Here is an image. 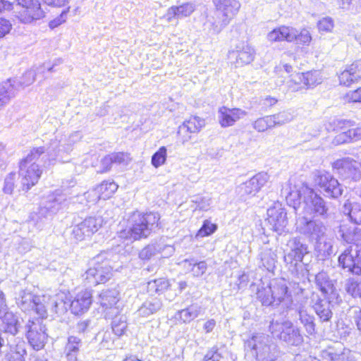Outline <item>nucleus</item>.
Returning a JSON list of instances; mask_svg holds the SVG:
<instances>
[{
    "label": "nucleus",
    "mask_w": 361,
    "mask_h": 361,
    "mask_svg": "<svg viewBox=\"0 0 361 361\" xmlns=\"http://www.w3.org/2000/svg\"><path fill=\"white\" fill-rule=\"evenodd\" d=\"M257 298L264 306L278 307L283 303L288 309L297 312L300 322L307 334L314 335L316 333L314 317L307 312L303 302H294L292 300L284 279H274L267 286L259 287Z\"/></svg>",
    "instance_id": "obj_1"
},
{
    "label": "nucleus",
    "mask_w": 361,
    "mask_h": 361,
    "mask_svg": "<svg viewBox=\"0 0 361 361\" xmlns=\"http://www.w3.org/2000/svg\"><path fill=\"white\" fill-rule=\"evenodd\" d=\"M338 232L345 242L353 244L339 256V264L353 274L361 275V247L358 245L361 240V230L343 224Z\"/></svg>",
    "instance_id": "obj_2"
},
{
    "label": "nucleus",
    "mask_w": 361,
    "mask_h": 361,
    "mask_svg": "<svg viewBox=\"0 0 361 361\" xmlns=\"http://www.w3.org/2000/svg\"><path fill=\"white\" fill-rule=\"evenodd\" d=\"M215 8V16H207L203 29L208 34L217 35L238 14L241 4L238 0H212Z\"/></svg>",
    "instance_id": "obj_3"
},
{
    "label": "nucleus",
    "mask_w": 361,
    "mask_h": 361,
    "mask_svg": "<svg viewBox=\"0 0 361 361\" xmlns=\"http://www.w3.org/2000/svg\"><path fill=\"white\" fill-rule=\"evenodd\" d=\"M159 216L157 213L134 212L128 220L129 227L118 233L121 238L137 240L147 238L158 226Z\"/></svg>",
    "instance_id": "obj_4"
},
{
    "label": "nucleus",
    "mask_w": 361,
    "mask_h": 361,
    "mask_svg": "<svg viewBox=\"0 0 361 361\" xmlns=\"http://www.w3.org/2000/svg\"><path fill=\"white\" fill-rule=\"evenodd\" d=\"M42 155V149L32 148L20 162L19 176L21 178L23 190H30L40 178L44 168L40 159Z\"/></svg>",
    "instance_id": "obj_5"
},
{
    "label": "nucleus",
    "mask_w": 361,
    "mask_h": 361,
    "mask_svg": "<svg viewBox=\"0 0 361 361\" xmlns=\"http://www.w3.org/2000/svg\"><path fill=\"white\" fill-rule=\"evenodd\" d=\"M80 138L78 132L72 134L66 142L65 137L59 133L54 135L49 140V142L45 146L37 147L43 150L41 156V161L44 167H49L55 164L57 158L63 157L64 154H68L71 151L73 142Z\"/></svg>",
    "instance_id": "obj_6"
},
{
    "label": "nucleus",
    "mask_w": 361,
    "mask_h": 361,
    "mask_svg": "<svg viewBox=\"0 0 361 361\" xmlns=\"http://www.w3.org/2000/svg\"><path fill=\"white\" fill-rule=\"evenodd\" d=\"M67 197L59 190L49 195L42 203L37 214L32 216L33 222L37 229H42L46 221L59 209L66 205Z\"/></svg>",
    "instance_id": "obj_7"
},
{
    "label": "nucleus",
    "mask_w": 361,
    "mask_h": 361,
    "mask_svg": "<svg viewBox=\"0 0 361 361\" xmlns=\"http://www.w3.org/2000/svg\"><path fill=\"white\" fill-rule=\"evenodd\" d=\"M269 331L274 337L291 345L298 346L304 341L300 328L289 319H273L269 324Z\"/></svg>",
    "instance_id": "obj_8"
},
{
    "label": "nucleus",
    "mask_w": 361,
    "mask_h": 361,
    "mask_svg": "<svg viewBox=\"0 0 361 361\" xmlns=\"http://www.w3.org/2000/svg\"><path fill=\"white\" fill-rule=\"evenodd\" d=\"M245 348L259 360H273L278 357L276 345L264 334H255L246 341Z\"/></svg>",
    "instance_id": "obj_9"
},
{
    "label": "nucleus",
    "mask_w": 361,
    "mask_h": 361,
    "mask_svg": "<svg viewBox=\"0 0 361 361\" xmlns=\"http://www.w3.org/2000/svg\"><path fill=\"white\" fill-rule=\"evenodd\" d=\"M106 252L96 256L90 262V268L83 275L84 280L90 286L104 283L111 276V267L109 262L106 259Z\"/></svg>",
    "instance_id": "obj_10"
},
{
    "label": "nucleus",
    "mask_w": 361,
    "mask_h": 361,
    "mask_svg": "<svg viewBox=\"0 0 361 361\" xmlns=\"http://www.w3.org/2000/svg\"><path fill=\"white\" fill-rule=\"evenodd\" d=\"M15 299L16 305L23 312L35 310L39 318L47 317L46 295L37 296L27 289H22L16 293Z\"/></svg>",
    "instance_id": "obj_11"
},
{
    "label": "nucleus",
    "mask_w": 361,
    "mask_h": 361,
    "mask_svg": "<svg viewBox=\"0 0 361 361\" xmlns=\"http://www.w3.org/2000/svg\"><path fill=\"white\" fill-rule=\"evenodd\" d=\"M360 164L350 158H343L332 163L333 170L346 183L357 182L361 178Z\"/></svg>",
    "instance_id": "obj_12"
},
{
    "label": "nucleus",
    "mask_w": 361,
    "mask_h": 361,
    "mask_svg": "<svg viewBox=\"0 0 361 361\" xmlns=\"http://www.w3.org/2000/svg\"><path fill=\"white\" fill-rule=\"evenodd\" d=\"M18 4L16 18L21 23L33 24L45 16L39 0H18Z\"/></svg>",
    "instance_id": "obj_13"
},
{
    "label": "nucleus",
    "mask_w": 361,
    "mask_h": 361,
    "mask_svg": "<svg viewBox=\"0 0 361 361\" xmlns=\"http://www.w3.org/2000/svg\"><path fill=\"white\" fill-rule=\"evenodd\" d=\"M307 197L302 201V215L306 214L314 215L322 218H326L329 216V204L328 203L314 190H307Z\"/></svg>",
    "instance_id": "obj_14"
},
{
    "label": "nucleus",
    "mask_w": 361,
    "mask_h": 361,
    "mask_svg": "<svg viewBox=\"0 0 361 361\" xmlns=\"http://www.w3.org/2000/svg\"><path fill=\"white\" fill-rule=\"evenodd\" d=\"M323 81V76L319 71L313 70L305 73H298L288 81V87L293 92L302 89H313Z\"/></svg>",
    "instance_id": "obj_15"
},
{
    "label": "nucleus",
    "mask_w": 361,
    "mask_h": 361,
    "mask_svg": "<svg viewBox=\"0 0 361 361\" xmlns=\"http://www.w3.org/2000/svg\"><path fill=\"white\" fill-rule=\"evenodd\" d=\"M295 228L298 232L307 236L312 240H319L326 233V227L322 222L312 220L299 214L295 222Z\"/></svg>",
    "instance_id": "obj_16"
},
{
    "label": "nucleus",
    "mask_w": 361,
    "mask_h": 361,
    "mask_svg": "<svg viewBox=\"0 0 361 361\" xmlns=\"http://www.w3.org/2000/svg\"><path fill=\"white\" fill-rule=\"evenodd\" d=\"M27 330V338L29 343L36 350H39L44 346L48 335L47 329L43 324L42 318L35 320H29L25 326Z\"/></svg>",
    "instance_id": "obj_17"
},
{
    "label": "nucleus",
    "mask_w": 361,
    "mask_h": 361,
    "mask_svg": "<svg viewBox=\"0 0 361 361\" xmlns=\"http://www.w3.org/2000/svg\"><path fill=\"white\" fill-rule=\"evenodd\" d=\"M305 189L311 190L312 188L302 183L293 185L290 180L283 185L281 189V194L286 197L287 203L293 207L298 216L299 213L297 207L300 205L302 207V202H300V200L303 198L304 201L307 197V192Z\"/></svg>",
    "instance_id": "obj_18"
},
{
    "label": "nucleus",
    "mask_w": 361,
    "mask_h": 361,
    "mask_svg": "<svg viewBox=\"0 0 361 361\" xmlns=\"http://www.w3.org/2000/svg\"><path fill=\"white\" fill-rule=\"evenodd\" d=\"M314 182L328 197L336 199L343 194L341 185L329 172L318 171L315 175Z\"/></svg>",
    "instance_id": "obj_19"
},
{
    "label": "nucleus",
    "mask_w": 361,
    "mask_h": 361,
    "mask_svg": "<svg viewBox=\"0 0 361 361\" xmlns=\"http://www.w3.org/2000/svg\"><path fill=\"white\" fill-rule=\"evenodd\" d=\"M287 247V250L284 251V262L290 268L295 269L309 253L308 246L300 238H293L288 240Z\"/></svg>",
    "instance_id": "obj_20"
},
{
    "label": "nucleus",
    "mask_w": 361,
    "mask_h": 361,
    "mask_svg": "<svg viewBox=\"0 0 361 361\" xmlns=\"http://www.w3.org/2000/svg\"><path fill=\"white\" fill-rule=\"evenodd\" d=\"M101 217H88L73 226L71 235L77 240L81 241L90 237L102 225Z\"/></svg>",
    "instance_id": "obj_21"
},
{
    "label": "nucleus",
    "mask_w": 361,
    "mask_h": 361,
    "mask_svg": "<svg viewBox=\"0 0 361 361\" xmlns=\"http://www.w3.org/2000/svg\"><path fill=\"white\" fill-rule=\"evenodd\" d=\"M286 212L279 204L267 209V221L271 229L279 234L286 231L288 218Z\"/></svg>",
    "instance_id": "obj_22"
},
{
    "label": "nucleus",
    "mask_w": 361,
    "mask_h": 361,
    "mask_svg": "<svg viewBox=\"0 0 361 361\" xmlns=\"http://www.w3.org/2000/svg\"><path fill=\"white\" fill-rule=\"evenodd\" d=\"M255 49L248 44L241 43L235 49L228 52V59L235 66H243L250 63L255 59Z\"/></svg>",
    "instance_id": "obj_23"
},
{
    "label": "nucleus",
    "mask_w": 361,
    "mask_h": 361,
    "mask_svg": "<svg viewBox=\"0 0 361 361\" xmlns=\"http://www.w3.org/2000/svg\"><path fill=\"white\" fill-rule=\"evenodd\" d=\"M268 180L269 176L267 173H259L240 184L238 188V193L241 197L254 196L267 183Z\"/></svg>",
    "instance_id": "obj_24"
},
{
    "label": "nucleus",
    "mask_w": 361,
    "mask_h": 361,
    "mask_svg": "<svg viewBox=\"0 0 361 361\" xmlns=\"http://www.w3.org/2000/svg\"><path fill=\"white\" fill-rule=\"evenodd\" d=\"M204 125V120L198 116H191L184 121L178 130V136L180 142L183 144L188 142L191 139V134L198 133Z\"/></svg>",
    "instance_id": "obj_25"
},
{
    "label": "nucleus",
    "mask_w": 361,
    "mask_h": 361,
    "mask_svg": "<svg viewBox=\"0 0 361 361\" xmlns=\"http://www.w3.org/2000/svg\"><path fill=\"white\" fill-rule=\"evenodd\" d=\"M247 115V112L240 108H228L221 106L218 110V121L222 128H228L235 125L240 119Z\"/></svg>",
    "instance_id": "obj_26"
},
{
    "label": "nucleus",
    "mask_w": 361,
    "mask_h": 361,
    "mask_svg": "<svg viewBox=\"0 0 361 361\" xmlns=\"http://www.w3.org/2000/svg\"><path fill=\"white\" fill-rule=\"evenodd\" d=\"M21 326L19 317L8 310L7 305L0 309V330L16 335Z\"/></svg>",
    "instance_id": "obj_27"
},
{
    "label": "nucleus",
    "mask_w": 361,
    "mask_h": 361,
    "mask_svg": "<svg viewBox=\"0 0 361 361\" xmlns=\"http://www.w3.org/2000/svg\"><path fill=\"white\" fill-rule=\"evenodd\" d=\"M92 302V294L90 290H81L70 302L69 308L74 314H80L87 312Z\"/></svg>",
    "instance_id": "obj_28"
},
{
    "label": "nucleus",
    "mask_w": 361,
    "mask_h": 361,
    "mask_svg": "<svg viewBox=\"0 0 361 361\" xmlns=\"http://www.w3.org/2000/svg\"><path fill=\"white\" fill-rule=\"evenodd\" d=\"M338 78L340 84L347 87L361 80V60L347 66L340 73Z\"/></svg>",
    "instance_id": "obj_29"
},
{
    "label": "nucleus",
    "mask_w": 361,
    "mask_h": 361,
    "mask_svg": "<svg viewBox=\"0 0 361 361\" xmlns=\"http://www.w3.org/2000/svg\"><path fill=\"white\" fill-rule=\"evenodd\" d=\"M350 350L341 343H336L322 352V357L329 361H350Z\"/></svg>",
    "instance_id": "obj_30"
},
{
    "label": "nucleus",
    "mask_w": 361,
    "mask_h": 361,
    "mask_svg": "<svg viewBox=\"0 0 361 361\" xmlns=\"http://www.w3.org/2000/svg\"><path fill=\"white\" fill-rule=\"evenodd\" d=\"M297 36V30L291 27L281 26L275 28L267 35V39L271 42H281L286 40L291 42L295 40Z\"/></svg>",
    "instance_id": "obj_31"
},
{
    "label": "nucleus",
    "mask_w": 361,
    "mask_h": 361,
    "mask_svg": "<svg viewBox=\"0 0 361 361\" xmlns=\"http://www.w3.org/2000/svg\"><path fill=\"white\" fill-rule=\"evenodd\" d=\"M8 350L5 353L4 361H18L24 359L26 355L25 343L23 341L18 340L14 344H8Z\"/></svg>",
    "instance_id": "obj_32"
},
{
    "label": "nucleus",
    "mask_w": 361,
    "mask_h": 361,
    "mask_svg": "<svg viewBox=\"0 0 361 361\" xmlns=\"http://www.w3.org/2000/svg\"><path fill=\"white\" fill-rule=\"evenodd\" d=\"M331 303L325 299H318L313 309L322 322H329L333 316Z\"/></svg>",
    "instance_id": "obj_33"
},
{
    "label": "nucleus",
    "mask_w": 361,
    "mask_h": 361,
    "mask_svg": "<svg viewBox=\"0 0 361 361\" xmlns=\"http://www.w3.org/2000/svg\"><path fill=\"white\" fill-rule=\"evenodd\" d=\"M162 307L160 298L157 297H149L138 309L137 312L142 317H148L156 313Z\"/></svg>",
    "instance_id": "obj_34"
},
{
    "label": "nucleus",
    "mask_w": 361,
    "mask_h": 361,
    "mask_svg": "<svg viewBox=\"0 0 361 361\" xmlns=\"http://www.w3.org/2000/svg\"><path fill=\"white\" fill-rule=\"evenodd\" d=\"M342 212L351 222L361 226V204L347 201L343 206Z\"/></svg>",
    "instance_id": "obj_35"
},
{
    "label": "nucleus",
    "mask_w": 361,
    "mask_h": 361,
    "mask_svg": "<svg viewBox=\"0 0 361 361\" xmlns=\"http://www.w3.org/2000/svg\"><path fill=\"white\" fill-rule=\"evenodd\" d=\"M202 313V307L195 303L181 310L177 313V318L183 323H190Z\"/></svg>",
    "instance_id": "obj_36"
},
{
    "label": "nucleus",
    "mask_w": 361,
    "mask_h": 361,
    "mask_svg": "<svg viewBox=\"0 0 361 361\" xmlns=\"http://www.w3.org/2000/svg\"><path fill=\"white\" fill-rule=\"evenodd\" d=\"M69 304L63 300V295H56L52 298L47 296L45 306L46 309L49 307L55 313L61 314L67 311Z\"/></svg>",
    "instance_id": "obj_37"
},
{
    "label": "nucleus",
    "mask_w": 361,
    "mask_h": 361,
    "mask_svg": "<svg viewBox=\"0 0 361 361\" xmlns=\"http://www.w3.org/2000/svg\"><path fill=\"white\" fill-rule=\"evenodd\" d=\"M99 300L103 307L112 309L118 301V292L116 289L103 290L99 295Z\"/></svg>",
    "instance_id": "obj_38"
},
{
    "label": "nucleus",
    "mask_w": 361,
    "mask_h": 361,
    "mask_svg": "<svg viewBox=\"0 0 361 361\" xmlns=\"http://www.w3.org/2000/svg\"><path fill=\"white\" fill-rule=\"evenodd\" d=\"M14 85L11 80L0 83V108L6 105L16 94Z\"/></svg>",
    "instance_id": "obj_39"
},
{
    "label": "nucleus",
    "mask_w": 361,
    "mask_h": 361,
    "mask_svg": "<svg viewBox=\"0 0 361 361\" xmlns=\"http://www.w3.org/2000/svg\"><path fill=\"white\" fill-rule=\"evenodd\" d=\"M315 284L320 291L326 295L333 291V283L329 279L327 273L324 271L319 272L314 276Z\"/></svg>",
    "instance_id": "obj_40"
},
{
    "label": "nucleus",
    "mask_w": 361,
    "mask_h": 361,
    "mask_svg": "<svg viewBox=\"0 0 361 361\" xmlns=\"http://www.w3.org/2000/svg\"><path fill=\"white\" fill-rule=\"evenodd\" d=\"M170 286L171 284L168 279L160 278L149 281L147 283V292L150 295L155 293L161 294L166 290Z\"/></svg>",
    "instance_id": "obj_41"
},
{
    "label": "nucleus",
    "mask_w": 361,
    "mask_h": 361,
    "mask_svg": "<svg viewBox=\"0 0 361 361\" xmlns=\"http://www.w3.org/2000/svg\"><path fill=\"white\" fill-rule=\"evenodd\" d=\"M252 126L258 133H264L274 128L270 115L258 118L252 123Z\"/></svg>",
    "instance_id": "obj_42"
},
{
    "label": "nucleus",
    "mask_w": 361,
    "mask_h": 361,
    "mask_svg": "<svg viewBox=\"0 0 361 361\" xmlns=\"http://www.w3.org/2000/svg\"><path fill=\"white\" fill-rule=\"evenodd\" d=\"M270 116L274 128L286 125L293 119L292 113L287 110H283Z\"/></svg>",
    "instance_id": "obj_43"
},
{
    "label": "nucleus",
    "mask_w": 361,
    "mask_h": 361,
    "mask_svg": "<svg viewBox=\"0 0 361 361\" xmlns=\"http://www.w3.org/2000/svg\"><path fill=\"white\" fill-rule=\"evenodd\" d=\"M96 188L102 198L106 200L117 190L118 185L114 182L104 181Z\"/></svg>",
    "instance_id": "obj_44"
},
{
    "label": "nucleus",
    "mask_w": 361,
    "mask_h": 361,
    "mask_svg": "<svg viewBox=\"0 0 361 361\" xmlns=\"http://www.w3.org/2000/svg\"><path fill=\"white\" fill-rule=\"evenodd\" d=\"M333 247L330 240H328L324 235L315 240V250L322 255H330L333 252Z\"/></svg>",
    "instance_id": "obj_45"
},
{
    "label": "nucleus",
    "mask_w": 361,
    "mask_h": 361,
    "mask_svg": "<svg viewBox=\"0 0 361 361\" xmlns=\"http://www.w3.org/2000/svg\"><path fill=\"white\" fill-rule=\"evenodd\" d=\"M261 261L262 266L269 271H271L275 267L276 255L271 250H265L261 253Z\"/></svg>",
    "instance_id": "obj_46"
},
{
    "label": "nucleus",
    "mask_w": 361,
    "mask_h": 361,
    "mask_svg": "<svg viewBox=\"0 0 361 361\" xmlns=\"http://www.w3.org/2000/svg\"><path fill=\"white\" fill-rule=\"evenodd\" d=\"M345 289L352 297L361 299V281L349 279L345 282Z\"/></svg>",
    "instance_id": "obj_47"
},
{
    "label": "nucleus",
    "mask_w": 361,
    "mask_h": 361,
    "mask_svg": "<svg viewBox=\"0 0 361 361\" xmlns=\"http://www.w3.org/2000/svg\"><path fill=\"white\" fill-rule=\"evenodd\" d=\"M184 263L191 267V271L196 277L202 276L207 269V264L204 261L197 262L194 259H185Z\"/></svg>",
    "instance_id": "obj_48"
},
{
    "label": "nucleus",
    "mask_w": 361,
    "mask_h": 361,
    "mask_svg": "<svg viewBox=\"0 0 361 361\" xmlns=\"http://www.w3.org/2000/svg\"><path fill=\"white\" fill-rule=\"evenodd\" d=\"M338 140L342 142L361 140V126L338 135Z\"/></svg>",
    "instance_id": "obj_49"
},
{
    "label": "nucleus",
    "mask_w": 361,
    "mask_h": 361,
    "mask_svg": "<svg viewBox=\"0 0 361 361\" xmlns=\"http://www.w3.org/2000/svg\"><path fill=\"white\" fill-rule=\"evenodd\" d=\"M111 327L116 335L118 336L123 335L127 327L125 317L121 316L119 317H116L114 318L111 323Z\"/></svg>",
    "instance_id": "obj_50"
},
{
    "label": "nucleus",
    "mask_w": 361,
    "mask_h": 361,
    "mask_svg": "<svg viewBox=\"0 0 361 361\" xmlns=\"http://www.w3.org/2000/svg\"><path fill=\"white\" fill-rule=\"evenodd\" d=\"M217 229V225L212 224L209 220H205L202 227L199 229L196 234V238H203L209 236L214 233Z\"/></svg>",
    "instance_id": "obj_51"
},
{
    "label": "nucleus",
    "mask_w": 361,
    "mask_h": 361,
    "mask_svg": "<svg viewBox=\"0 0 361 361\" xmlns=\"http://www.w3.org/2000/svg\"><path fill=\"white\" fill-rule=\"evenodd\" d=\"M161 247L157 244H149L145 247L139 253V257L142 260H148L160 252Z\"/></svg>",
    "instance_id": "obj_52"
},
{
    "label": "nucleus",
    "mask_w": 361,
    "mask_h": 361,
    "mask_svg": "<svg viewBox=\"0 0 361 361\" xmlns=\"http://www.w3.org/2000/svg\"><path fill=\"white\" fill-rule=\"evenodd\" d=\"M178 11V19L190 16L196 9V5L192 2L184 3L176 6Z\"/></svg>",
    "instance_id": "obj_53"
},
{
    "label": "nucleus",
    "mask_w": 361,
    "mask_h": 361,
    "mask_svg": "<svg viewBox=\"0 0 361 361\" xmlns=\"http://www.w3.org/2000/svg\"><path fill=\"white\" fill-rule=\"evenodd\" d=\"M81 346V339L76 336H71L68 338V342L66 345L65 352L78 354V352Z\"/></svg>",
    "instance_id": "obj_54"
},
{
    "label": "nucleus",
    "mask_w": 361,
    "mask_h": 361,
    "mask_svg": "<svg viewBox=\"0 0 361 361\" xmlns=\"http://www.w3.org/2000/svg\"><path fill=\"white\" fill-rule=\"evenodd\" d=\"M166 159V148L161 147L152 157V164L158 168L163 165Z\"/></svg>",
    "instance_id": "obj_55"
},
{
    "label": "nucleus",
    "mask_w": 361,
    "mask_h": 361,
    "mask_svg": "<svg viewBox=\"0 0 361 361\" xmlns=\"http://www.w3.org/2000/svg\"><path fill=\"white\" fill-rule=\"evenodd\" d=\"M192 202L197 204L196 209L202 211H207L210 208L212 199L209 197L195 196Z\"/></svg>",
    "instance_id": "obj_56"
},
{
    "label": "nucleus",
    "mask_w": 361,
    "mask_h": 361,
    "mask_svg": "<svg viewBox=\"0 0 361 361\" xmlns=\"http://www.w3.org/2000/svg\"><path fill=\"white\" fill-rule=\"evenodd\" d=\"M110 154L114 164L126 166L130 161L129 154L124 152H115Z\"/></svg>",
    "instance_id": "obj_57"
},
{
    "label": "nucleus",
    "mask_w": 361,
    "mask_h": 361,
    "mask_svg": "<svg viewBox=\"0 0 361 361\" xmlns=\"http://www.w3.org/2000/svg\"><path fill=\"white\" fill-rule=\"evenodd\" d=\"M317 26L320 32H330L334 27V22L331 17H324L319 20Z\"/></svg>",
    "instance_id": "obj_58"
},
{
    "label": "nucleus",
    "mask_w": 361,
    "mask_h": 361,
    "mask_svg": "<svg viewBox=\"0 0 361 361\" xmlns=\"http://www.w3.org/2000/svg\"><path fill=\"white\" fill-rule=\"evenodd\" d=\"M16 173H10L5 178L4 192L7 194H11L15 185Z\"/></svg>",
    "instance_id": "obj_59"
},
{
    "label": "nucleus",
    "mask_w": 361,
    "mask_h": 361,
    "mask_svg": "<svg viewBox=\"0 0 361 361\" xmlns=\"http://www.w3.org/2000/svg\"><path fill=\"white\" fill-rule=\"evenodd\" d=\"M84 196L88 202L92 204H94L99 200L102 199L96 187L85 192Z\"/></svg>",
    "instance_id": "obj_60"
},
{
    "label": "nucleus",
    "mask_w": 361,
    "mask_h": 361,
    "mask_svg": "<svg viewBox=\"0 0 361 361\" xmlns=\"http://www.w3.org/2000/svg\"><path fill=\"white\" fill-rule=\"evenodd\" d=\"M35 80V73L30 70L25 73L20 83L22 86L25 87L32 84Z\"/></svg>",
    "instance_id": "obj_61"
},
{
    "label": "nucleus",
    "mask_w": 361,
    "mask_h": 361,
    "mask_svg": "<svg viewBox=\"0 0 361 361\" xmlns=\"http://www.w3.org/2000/svg\"><path fill=\"white\" fill-rule=\"evenodd\" d=\"M295 39L302 44H309L312 39V37L310 32L307 30L304 29L301 30L300 34L297 32V36L295 40Z\"/></svg>",
    "instance_id": "obj_62"
},
{
    "label": "nucleus",
    "mask_w": 361,
    "mask_h": 361,
    "mask_svg": "<svg viewBox=\"0 0 361 361\" xmlns=\"http://www.w3.org/2000/svg\"><path fill=\"white\" fill-rule=\"evenodd\" d=\"M11 23L5 18H0V38L8 34L11 29Z\"/></svg>",
    "instance_id": "obj_63"
},
{
    "label": "nucleus",
    "mask_w": 361,
    "mask_h": 361,
    "mask_svg": "<svg viewBox=\"0 0 361 361\" xmlns=\"http://www.w3.org/2000/svg\"><path fill=\"white\" fill-rule=\"evenodd\" d=\"M346 98L349 102H361V87L347 94Z\"/></svg>",
    "instance_id": "obj_64"
}]
</instances>
